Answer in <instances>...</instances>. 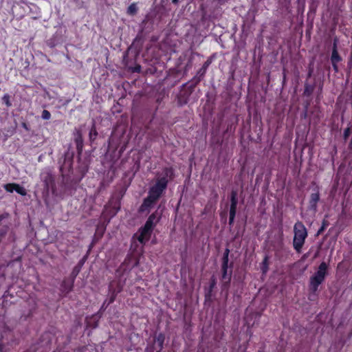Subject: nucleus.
I'll list each match as a JSON object with an SVG mask.
<instances>
[{
	"instance_id": "obj_46",
	"label": "nucleus",
	"mask_w": 352,
	"mask_h": 352,
	"mask_svg": "<svg viewBox=\"0 0 352 352\" xmlns=\"http://www.w3.org/2000/svg\"><path fill=\"white\" fill-rule=\"evenodd\" d=\"M285 80V75L284 74V76H283V82Z\"/></svg>"
},
{
	"instance_id": "obj_30",
	"label": "nucleus",
	"mask_w": 352,
	"mask_h": 352,
	"mask_svg": "<svg viewBox=\"0 0 352 352\" xmlns=\"http://www.w3.org/2000/svg\"><path fill=\"white\" fill-rule=\"evenodd\" d=\"M18 194L25 196L27 195V191L25 188L21 186L19 184H16L15 190Z\"/></svg>"
},
{
	"instance_id": "obj_11",
	"label": "nucleus",
	"mask_w": 352,
	"mask_h": 352,
	"mask_svg": "<svg viewBox=\"0 0 352 352\" xmlns=\"http://www.w3.org/2000/svg\"><path fill=\"white\" fill-rule=\"evenodd\" d=\"M315 192H312L310 195L309 200L308 210L311 211L313 213H316L318 210V203L320 201V192L319 187L316 186L315 188Z\"/></svg>"
},
{
	"instance_id": "obj_48",
	"label": "nucleus",
	"mask_w": 352,
	"mask_h": 352,
	"mask_svg": "<svg viewBox=\"0 0 352 352\" xmlns=\"http://www.w3.org/2000/svg\"><path fill=\"white\" fill-rule=\"evenodd\" d=\"M53 352H56V351H53Z\"/></svg>"
},
{
	"instance_id": "obj_43",
	"label": "nucleus",
	"mask_w": 352,
	"mask_h": 352,
	"mask_svg": "<svg viewBox=\"0 0 352 352\" xmlns=\"http://www.w3.org/2000/svg\"><path fill=\"white\" fill-rule=\"evenodd\" d=\"M172 3L174 4H177L179 3V0H172Z\"/></svg>"
},
{
	"instance_id": "obj_16",
	"label": "nucleus",
	"mask_w": 352,
	"mask_h": 352,
	"mask_svg": "<svg viewBox=\"0 0 352 352\" xmlns=\"http://www.w3.org/2000/svg\"><path fill=\"white\" fill-rule=\"evenodd\" d=\"M72 159H64V163L60 167V172L62 175H64L72 170Z\"/></svg>"
},
{
	"instance_id": "obj_22",
	"label": "nucleus",
	"mask_w": 352,
	"mask_h": 352,
	"mask_svg": "<svg viewBox=\"0 0 352 352\" xmlns=\"http://www.w3.org/2000/svg\"><path fill=\"white\" fill-rule=\"evenodd\" d=\"M155 341L157 342L159 346V351L160 352L164 348V343L165 341V336L163 333H160L155 338Z\"/></svg>"
},
{
	"instance_id": "obj_13",
	"label": "nucleus",
	"mask_w": 352,
	"mask_h": 352,
	"mask_svg": "<svg viewBox=\"0 0 352 352\" xmlns=\"http://www.w3.org/2000/svg\"><path fill=\"white\" fill-rule=\"evenodd\" d=\"M74 282L69 277L65 278L60 283V291L66 296L73 290Z\"/></svg>"
},
{
	"instance_id": "obj_42",
	"label": "nucleus",
	"mask_w": 352,
	"mask_h": 352,
	"mask_svg": "<svg viewBox=\"0 0 352 352\" xmlns=\"http://www.w3.org/2000/svg\"><path fill=\"white\" fill-rule=\"evenodd\" d=\"M140 68H141V67H140V66L139 65V66H138V67H136L135 68V70H134V71L139 72L140 71Z\"/></svg>"
},
{
	"instance_id": "obj_23",
	"label": "nucleus",
	"mask_w": 352,
	"mask_h": 352,
	"mask_svg": "<svg viewBox=\"0 0 352 352\" xmlns=\"http://www.w3.org/2000/svg\"><path fill=\"white\" fill-rule=\"evenodd\" d=\"M160 219L161 216L157 212V210H156L155 212L150 214L147 219L151 221L152 223H153L156 226L160 221Z\"/></svg>"
},
{
	"instance_id": "obj_24",
	"label": "nucleus",
	"mask_w": 352,
	"mask_h": 352,
	"mask_svg": "<svg viewBox=\"0 0 352 352\" xmlns=\"http://www.w3.org/2000/svg\"><path fill=\"white\" fill-rule=\"evenodd\" d=\"M216 284H217V281H216L215 278L212 277L210 279V282L209 290L205 296L206 299H209L211 297L212 292L213 289L215 287Z\"/></svg>"
},
{
	"instance_id": "obj_20",
	"label": "nucleus",
	"mask_w": 352,
	"mask_h": 352,
	"mask_svg": "<svg viewBox=\"0 0 352 352\" xmlns=\"http://www.w3.org/2000/svg\"><path fill=\"white\" fill-rule=\"evenodd\" d=\"M315 89V85H310L307 82L305 83V88L303 91V96L306 97H309L313 94Z\"/></svg>"
},
{
	"instance_id": "obj_3",
	"label": "nucleus",
	"mask_w": 352,
	"mask_h": 352,
	"mask_svg": "<svg viewBox=\"0 0 352 352\" xmlns=\"http://www.w3.org/2000/svg\"><path fill=\"white\" fill-rule=\"evenodd\" d=\"M293 247L297 253H300L308 236L307 228L302 222L298 221L294 226Z\"/></svg>"
},
{
	"instance_id": "obj_9",
	"label": "nucleus",
	"mask_w": 352,
	"mask_h": 352,
	"mask_svg": "<svg viewBox=\"0 0 352 352\" xmlns=\"http://www.w3.org/2000/svg\"><path fill=\"white\" fill-rule=\"evenodd\" d=\"M153 231L148 228H146L144 226L141 227L138 233H136L133 237H137L138 241L142 244L145 245L148 242L151 236Z\"/></svg>"
},
{
	"instance_id": "obj_28",
	"label": "nucleus",
	"mask_w": 352,
	"mask_h": 352,
	"mask_svg": "<svg viewBox=\"0 0 352 352\" xmlns=\"http://www.w3.org/2000/svg\"><path fill=\"white\" fill-rule=\"evenodd\" d=\"M92 246L93 245H90L89 248V250L88 252H87V254L78 262V263L76 264L78 266L80 267L81 268L83 267L84 264L85 263V262L87 261V258H88V256H89V252L90 250H91L92 248Z\"/></svg>"
},
{
	"instance_id": "obj_37",
	"label": "nucleus",
	"mask_w": 352,
	"mask_h": 352,
	"mask_svg": "<svg viewBox=\"0 0 352 352\" xmlns=\"http://www.w3.org/2000/svg\"><path fill=\"white\" fill-rule=\"evenodd\" d=\"M108 298H107L106 300H107V303L110 305L115 301L117 296L111 295H108Z\"/></svg>"
},
{
	"instance_id": "obj_4",
	"label": "nucleus",
	"mask_w": 352,
	"mask_h": 352,
	"mask_svg": "<svg viewBox=\"0 0 352 352\" xmlns=\"http://www.w3.org/2000/svg\"><path fill=\"white\" fill-rule=\"evenodd\" d=\"M18 340L14 337L13 332L8 329H4L0 338V352H9L19 344Z\"/></svg>"
},
{
	"instance_id": "obj_15",
	"label": "nucleus",
	"mask_w": 352,
	"mask_h": 352,
	"mask_svg": "<svg viewBox=\"0 0 352 352\" xmlns=\"http://www.w3.org/2000/svg\"><path fill=\"white\" fill-rule=\"evenodd\" d=\"M101 318V314L97 312L91 316H88L85 319L86 325L87 327L95 329L98 327L99 320Z\"/></svg>"
},
{
	"instance_id": "obj_44",
	"label": "nucleus",
	"mask_w": 352,
	"mask_h": 352,
	"mask_svg": "<svg viewBox=\"0 0 352 352\" xmlns=\"http://www.w3.org/2000/svg\"><path fill=\"white\" fill-rule=\"evenodd\" d=\"M3 219V216L2 214H0V221H1Z\"/></svg>"
},
{
	"instance_id": "obj_21",
	"label": "nucleus",
	"mask_w": 352,
	"mask_h": 352,
	"mask_svg": "<svg viewBox=\"0 0 352 352\" xmlns=\"http://www.w3.org/2000/svg\"><path fill=\"white\" fill-rule=\"evenodd\" d=\"M98 135V133L96 130L95 122H93L89 133V138L91 143H92L96 139Z\"/></svg>"
},
{
	"instance_id": "obj_40",
	"label": "nucleus",
	"mask_w": 352,
	"mask_h": 352,
	"mask_svg": "<svg viewBox=\"0 0 352 352\" xmlns=\"http://www.w3.org/2000/svg\"><path fill=\"white\" fill-rule=\"evenodd\" d=\"M331 64H332V67H333L334 72L336 73H338V63H331Z\"/></svg>"
},
{
	"instance_id": "obj_41",
	"label": "nucleus",
	"mask_w": 352,
	"mask_h": 352,
	"mask_svg": "<svg viewBox=\"0 0 352 352\" xmlns=\"http://www.w3.org/2000/svg\"><path fill=\"white\" fill-rule=\"evenodd\" d=\"M21 126H22V127H23V129H25L27 131H30V128H29V126H28V124L26 122H22V123H21Z\"/></svg>"
},
{
	"instance_id": "obj_33",
	"label": "nucleus",
	"mask_w": 352,
	"mask_h": 352,
	"mask_svg": "<svg viewBox=\"0 0 352 352\" xmlns=\"http://www.w3.org/2000/svg\"><path fill=\"white\" fill-rule=\"evenodd\" d=\"M144 227L146 228H148V229L151 230L152 231H153V230L155 227V225L153 223H152L151 221L147 219L145 224L144 225Z\"/></svg>"
},
{
	"instance_id": "obj_10",
	"label": "nucleus",
	"mask_w": 352,
	"mask_h": 352,
	"mask_svg": "<svg viewBox=\"0 0 352 352\" xmlns=\"http://www.w3.org/2000/svg\"><path fill=\"white\" fill-rule=\"evenodd\" d=\"M124 283V281L122 282L120 280L111 281L108 286V295L117 296L122 291Z\"/></svg>"
},
{
	"instance_id": "obj_7",
	"label": "nucleus",
	"mask_w": 352,
	"mask_h": 352,
	"mask_svg": "<svg viewBox=\"0 0 352 352\" xmlns=\"http://www.w3.org/2000/svg\"><path fill=\"white\" fill-rule=\"evenodd\" d=\"M41 179L43 183V190L46 194L50 191L54 192L56 190L55 179L50 171H45L41 174Z\"/></svg>"
},
{
	"instance_id": "obj_29",
	"label": "nucleus",
	"mask_w": 352,
	"mask_h": 352,
	"mask_svg": "<svg viewBox=\"0 0 352 352\" xmlns=\"http://www.w3.org/2000/svg\"><path fill=\"white\" fill-rule=\"evenodd\" d=\"M229 254H230V250L228 248H226L225 251L223 252V256L221 258V263H230Z\"/></svg>"
},
{
	"instance_id": "obj_38",
	"label": "nucleus",
	"mask_w": 352,
	"mask_h": 352,
	"mask_svg": "<svg viewBox=\"0 0 352 352\" xmlns=\"http://www.w3.org/2000/svg\"><path fill=\"white\" fill-rule=\"evenodd\" d=\"M327 225V222L325 221H323L322 226L318 231V235L321 234L324 230Z\"/></svg>"
},
{
	"instance_id": "obj_26",
	"label": "nucleus",
	"mask_w": 352,
	"mask_h": 352,
	"mask_svg": "<svg viewBox=\"0 0 352 352\" xmlns=\"http://www.w3.org/2000/svg\"><path fill=\"white\" fill-rule=\"evenodd\" d=\"M11 98V96L8 94H5L1 98L2 103L4 104L7 108L12 107Z\"/></svg>"
},
{
	"instance_id": "obj_36",
	"label": "nucleus",
	"mask_w": 352,
	"mask_h": 352,
	"mask_svg": "<svg viewBox=\"0 0 352 352\" xmlns=\"http://www.w3.org/2000/svg\"><path fill=\"white\" fill-rule=\"evenodd\" d=\"M350 133H351L350 128L348 127V128L344 129V133H343V137H344V140H347L348 139V138L350 135Z\"/></svg>"
},
{
	"instance_id": "obj_39",
	"label": "nucleus",
	"mask_w": 352,
	"mask_h": 352,
	"mask_svg": "<svg viewBox=\"0 0 352 352\" xmlns=\"http://www.w3.org/2000/svg\"><path fill=\"white\" fill-rule=\"evenodd\" d=\"M6 234H7L6 229H1L0 230V242L1 241L2 239L6 235Z\"/></svg>"
},
{
	"instance_id": "obj_35",
	"label": "nucleus",
	"mask_w": 352,
	"mask_h": 352,
	"mask_svg": "<svg viewBox=\"0 0 352 352\" xmlns=\"http://www.w3.org/2000/svg\"><path fill=\"white\" fill-rule=\"evenodd\" d=\"M313 72H314V67L311 65V64H310L308 67V72H307V78H311L312 76Z\"/></svg>"
},
{
	"instance_id": "obj_34",
	"label": "nucleus",
	"mask_w": 352,
	"mask_h": 352,
	"mask_svg": "<svg viewBox=\"0 0 352 352\" xmlns=\"http://www.w3.org/2000/svg\"><path fill=\"white\" fill-rule=\"evenodd\" d=\"M109 306V305L107 303V300H105L103 302L102 306L100 307V310L98 311V312H99V314L102 315V312L104 311Z\"/></svg>"
},
{
	"instance_id": "obj_14",
	"label": "nucleus",
	"mask_w": 352,
	"mask_h": 352,
	"mask_svg": "<svg viewBox=\"0 0 352 352\" xmlns=\"http://www.w3.org/2000/svg\"><path fill=\"white\" fill-rule=\"evenodd\" d=\"M338 38L337 37H335L333 41L332 52L331 56V63H338L342 60V57L340 56L338 51Z\"/></svg>"
},
{
	"instance_id": "obj_19",
	"label": "nucleus",
	"mask_w": 352,
	"mask_h": 352,
	"mask_svg": "<svg viewBox=\"0 0 352 352\" xmlns=\"http://www.w3.org/2000/svg\"><path fill=\"white\" fill-rule=\"evenodd\" d=\"M191 94V91L189 92H184L180 94L177 97V101L180 105H183L184 104H186L188 101L189 96Z\"/></svg>"
},
{
	"instance_id": "obj_8",
	"label": "nucleus",
	"mask_w": 352,
	"mask_h": 352,
	"mask_svg": "<svg viewBox=\"0 0 352 352\" xmlns=\"http://www.w3.org/2000/svg\"><path fill=\"white\" fill-rule=\"evenodd\" d=\"M230 206L229 210V225L232 226L236 213V208L238 205V192L237 190H232L230 193Z\"/></svg>"
},
{
	"instance_id": "obj_32",
	"label": "nucleus",
	"mask_w": 352,
	"mask_h": 352,
	"mask_svg": "<svg viewBox=\"0 0 352 352\" xmlns=\"http://www.w3.org/2000/svg\"><path fill=\"white\" fill-rule=\"evenodd\" d=\"M41 118L43 120H48L51 118V113L49 111L44 109L42 111Z\"/></svg>"
},
{
	"instance_id": "obj_6",
	"label": "nucleus",
	"mask_w": 352,
	"mask_h": 352,
	"mask_svg": "<svg viewBox=\"0 0 352 352\" xmlns=\"http://www.w3.org/2000/svg\"><path fill=\"white\" fill-rule=\"evenodd\" d=\"M234 267L233 262H230V263H221V280L222 283V289H228L230 287L232 271Z\"/></svg>"
},
{
	"instance_id": "obj_12",
	"label": "nucleus",
	"mask_w": 352,
	"mask_h": 352,
	"mask_svg": "<svg viewBox=\"0 0 352 352\" xmlns=\"http://www.w3.org/2000/svg\"><path fill=\"white\" fill-rule=\"evenodd\" d=\"M212 60L210 59H208L202 65V67L199 69L197 73V76L194 77L193 80L195 81V84L191 86V89H192L204 77L206 71L211 64Z\"/></svg>"
},
{
	"instance_id": "obj_45",
	"label": "nucleus",
	"mask_w": 352,
	"mask_h": 352,
	"mask_svg": "<svg viewBox=\"0 0 352 352\" xmlns=\"http://www.w3.org/2000/svg\"><path fill=\"white\" fill-rule=\"evenodd\" d=\"M118 210H119V208L116 210V212L114 213L115 214L118 212Z\"/></svg>"
},
{
	"instance_id": "obj_47",
	"label": "nucleus",
	"mask_w": 352,
	"mask_h": 352,
	"mask_svg": "<svg viewBox=\"0 0 352 352\" xmlns=\"http://www.w3.org/2000/svg\"><path fill=\"white\" fill-rule=\"evenodd\" d=\"M119 271H120V269H118V270H116V273L119 272Z\"/></svg>"
},
{
	"instance_id": "obj_2",
	"label": "nucleus",
	"mask_w": 352,
	"mask_h": 352,
	"mask_svg": "<svg viewBox=\"0 0 352 352\" xmlns=\"http://www.w3.org/2000/svg\"><path fill=\"white\" fill-rule=\"evenodd\" d=\"M329 264L322 261L319 265L316 272L309 279V289L315 293L318 291L319 286L324 281L328 275Z\"/></svg>"
},
{
	"instance_id": "obj_25",
	"label": "nucleus",
	"mask_w": 352,
	"mask_h": 352,
	"mask_svg": "<svg viewBox=\"0 0 352 352\" xmlns=\"http://www.w3.org/2000/svg\"><path fill=\"white\" fill-rule=\"evenodd\" d=\"M138 10L137 3H132L129 5V6L127 8V14L131 16H134L137 14Z\"/></svg>"
},
{
	"instance_id": "obj_18",
	"label": "nucleus",
	"mask_w": 352,
	"mask_h": 352,
	"mask_svg": "<svg viewBox=\"0 0 352 352\" xmlns=\"http://www.w3.org/2000/svg\"><path fill=\"white\" fill-rule=\"evenodd\" d=\"M269 259H270L269 256L265 255L263 258V260L261 264V270L262 272V274L264 275H265L269 270V265H270Z\"/></svg>"
},
{
	"instance_id": "obj_31",
	"label": "nucleus",
	"mask_w": 352,
	"mask_h": 352,
	"mask_svg": "<svg viewBox=\"0 0 352 352\" xmlns=\"http://www.w3.org/2000/svg\"><path fill=\"white\" fill-rule=\"evenodd\" d=\"M15 186H16L15 183H10V184H7L4 186V189L7 192H12L13 191L15 190Z\"/></svg>"
},
{
	"instance_id": "obj_27",
	"label": "nucleus",
	"mask_w": 352,
	"mask_h": 352,
	"mask_svg": "<svg viewBox=\"0 0 352 352\" xmlns=\"http://www.w3.org/2000/svg\"><path fill=\"white\" fill-rule=\"evenodd\" d=\"M81 270H82V268L78 266L77 265L76 266H74V267L73 268V270L69 276L70 278V279L75 281L77 276L79 274Z\"/></svg>"
},
{
	"instance_id": "obj_1",
	"label": "nucleus",
	"mask_w": 352,
	"mask_h": 352,
	"mask_svg": "<svg viewBox=\"0 0 352 352\" xmlns=\"http://www.w3.org/2000/svg\"><path fill=\"white\" fill-rule=\"evenodd\" d=\"M175 177V171L173 167H164L161 173L157 174L155 183L151 186L162 194L167 188L168 182Z\"/></svg>"
},
{
	"instance_id": "obj_5",
	"label": "nucleus",
	"mask_w": 352,
	"mask_h": 352,
	"mask_svg": "<svg viewBox=\"0 0 352 352\" xmlns=\"http://www.w3.org/2000/svg\"><path fill=\"white\" fill-rule=\"evenodd\" d=\"M162 194L151 187L148 190V196L144 199L142 204L140 207V212H144L148 211L160 199Z\"/></svg>"
},
{
	"instance_id": "obj_17",
	"label": "nucleus",
	"mask_w": 352,
	"mask_h": 352,
	"mask_svg": "<svg viewBox=\"0 0 352 352\" xmlns=\"http://www.w3.org/2000/svg\"><path fill=\"white\" fill-rule=\"evenodd\" d=\"M75 144L76 150L78 154H81L84 146V141L80 132H78L76 137L75 138Z\"/></svg>"
}]
</instances>
